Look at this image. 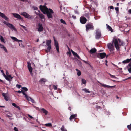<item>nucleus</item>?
Wrapping results in <instances>:
<instances>
[{
    "mask_svg": "<svg viewBox=\"0 0 131 131\" xmlns=\"http://www.w3.org/2000/svg\"><path fill=\"white\" fill-rule=\"evenodd\" d=\"M48 18H52V14L54 13L53 11L51 9H49V10L47 8V9L45 10Z\"/></svg>",
    "mask_w": 131,
    "mask_h": 131,
    "instance_id": "nucleus-1",
    "label": "nucleus"
},
{
    "mask_svg": "<svg viewBox=\"0 0 131 131\" xmlns=\"http://www.w3.org/2000/svg\"><path fill=\"white\" fill-rule=\"evenodd\" d=\"M118 41L119 42V43L121 42V40L119 38H118V39H115L113 41L114 43L115 47L117 50H118L120 48Z\"/></svg>",
    "mask_w": 131,
    "mask_h": 131,
    "instance_id": "nucleus-2",
    "label": "nucleus"
},
{
    "mask_svg": "<svg viewBox=\"0 0 131 131\" xmlns=\"http://www.w3.org/2000/svg\"><path fill=\"white\" fill-rule=\"evenodd\" d=\"M86 30L87 32L89 30H93L94 29V27L93 23H88L86 25Z\"/></svg>",
    "mask_w": 131,
    "mask_h": 131,
    "instance_id": "nucleus-3",
    "label": "nucleus"
},
{
    "mask_svg": "<svg viewBox=\"0 0 131 131\" xmlns=\"http://www.w3.org/2000/svg\"><path fill=\"white\" fill-rule=\"evenodd\" d=\"M20 14L24 16L25 18H27L28 19H32L33 18L32 16L29 15L25 12H22Z\"/></svg>",
    "mask_w": 131,
    "mask_h": 131,
    "instance_id": "nucleus-4",
    "label": "nucleus"
},
{
    "mask_svg": "<svg viewBox=\"0 0 131 131\" xmlns=\"http://www.w3.org/2000/svg\"><path fill=\"white\" fill-rule=\"evenodd\" d=\"M95 38L99 39L100 38L101 36V34L100 30L99 29H96L95 30Z\"/></svg>",
    "mask_w": 131,
    "mask_h": 131,
    "instance_id": "nucleus-5",
    "label": "nucleus"
},
{
    "mask_svg": "<svg viewBox=\"0 0 131 131\" xmlns=\"http://www.w3.org/2000/svg\"><path fill=\"white\" fill-rule=\"evenodd\" d=\"M54 40V45L56 47V49L58 53L59 52V46L58 45V42L57 41L55 38L54 36H53Z\"/></svg>",
    "mask_w": 131,
    "mask_h": 131,
    "instance_id": "nucleus-6",
    "label": "nucleus"
},
{
    "mask_svg": "<svg viewBox=\"0 0 131 131\" xmlns=\"http://www.w3.org/2000/svg\"><path fill=\"white\" fill-rule=\"evenodd\" d=\"M106 56L105 53H103L97 54V57L99 58L102 59L104 58Z\"/></svg>",
    "mask_w": 131,
    "mask_h": 131,
    "instance_id": "nucleus-7",
    "label": "nucleus"
},
{
    "mask_svg": "<svg viewBox=\"0 0 131 131\" xmlns=\"http://www.w3.org/2000/svg\"><path fill=\"white\" fill-rule=\"evenodd\" d=\"M3 23L10 28L11 29L13 30L15 29L14 27L12 24L5 21H4Z\"/></svg>",
    "mask_w": 131,
    "mask_h": 131,
    "instance_id": "nucleus-8",
    "label": "nucleus"
},
{
    "mask_svg": "<svg viewBox=\"0 0 131 131\" xmlns=\"http://www.w3.org/2000/svg\"><path fill=\"white\" fill-rule=\"evenodd\" d=\"M108 48L110 49V52L113 51L114 49V47L113 43H110L107 44Z\"/></svg>",
    "mask_w": 131,
    "mask_h": 131,
    "instance_id": "nucleus-9",
    "label": "nucleus"
},
{
    "mask_svg": "<svg viewBox=\"0 0 131 131\" xmlns=\"http://www.w3.org/2000/svg\"><path fill=\"white\" fill-rule=\"evenodd\" d=\"M80 20L81 23L83 24L86 23L87 21L86 18L83 16H82L80 17Z\"/></svg>",
    "mask_w": 131,
    "mask_h": 131,
    "instance_id": "nucleus-10",
    "label": "nucleus"
},
{
    "mask_svg": "<svg viewBox=\"0 0 131 131\" xmlns=\"http://www.w3.org/2000/svg\"><path fill=\"white\" fill-rule=\"evenodd\" d=\"M12 14L13 15L14 17L17 18L18 19H23V18L21 16L18 14L14 13H12Z\"/></svg>",
    "mask_w": 131,
    "mask_h": 131,
    "instance_id": "nucleus-11",
    "label": "nucleus"
},
{
    "mask_svg": "<svg viewBox=\"0 0 131 131\" xmlns=\"http://www.w3.org/2000/svg\"><path fill=\"white\" fill-rule=\"evenodd\" d=\"M27 67L28 68L30 73H32V68L31 66V64L30 62H27Z\"/></svg>",
    "mask_w": 131,
    "mask_h": 131,
    "instance_id": "nucleus-12",
    "label": "nucleus"
},
{
    "mask_svg": "<svg viewBox=\"0 0 131 131\" xmlns=\"http://www.w3.org/2000/svg\"><path fill=\"white\" fill-rule=\"evenodd\" d=\"M0 16L4 19L5 20L7 21H8V18L7 17L4 13L0 12Z\"/></svg>",
    "mask_w": 131,
    "mask_h": 131,
    "instance_id": "nucleus-13",
    "label": "nucleus"
},
{
    "mask_svg": "<svg viewBox=\"0 0 131 131\" xmlns=\"http://www.w3.org/2000/svg\"><path fill=\"white\" fill-rule=\"evenodd\" d=\"M98 83L100 84L103 87H104L105 88V87H107V88H113L115 86H110L109 85H106V84H102L100 82H98Z\"/></svg>",
    "mask_w": 131,
    "mask_h": 131,
    "instance_id": "nucleus-14",
    "label": "nucleus"
},
{
    "mask_svg": "<svg viewBox=\"0 0 131 131\" xmlns=\"http://www.w3.org/2000/svg\"><path fill=\"white\" fill-rule=\"evenodd\" d=\"M39 27L38 29V31L39 32H41L43 30V28L41 24H38Z\"/></svg>",
    "mask_w": 131,
    "mask_h": 131,
    "instance_id": "nucleus-15",
    "label": "nucleus"
},
{
    "mask_svg": "<svg viewBox=\"0 0 131 131\" xmlns=\"http://www.w3.org/2000/svg\"><path fill=\"white\" fill-rule=\"evenodd\" d=\"M2 95L4 97V99L6 101H8L9 100V96L6 95V94L3 93L2 94Z\"/></svg>",
    "mask_w": 131,
    "mask_h": 131,
    "instance_id": "nucleus-16",
    "label": "nucleus"
},
{
    "mask_svg": "<svg viewBox=\"0 0 131 131\" xmlns=\"http://www.w3.org/2000/svg\"><path fill=\"white\" fill-rule=\"evenodd\" d=\"M11 38L12 40H14L15 41L20 42H22V40H18L16 38L14 37H11Z\"/></svg>",
    "mask_w": 131,
    "mask_h": 131,
    "instance_id": "nucleus-17",
    "label": "nucleus"
},
{
    "mask_svg": "<svg viewBox=\"0 0 131 131\" xmlns=\"http://www.w3.org/2000/svg\"><path fill=\"white\" fill-rule=\"evenodd\" d=\"M96 51V49L95 48H94L90 50L89 52L90 53L92 54L93 53H95Z\"/></svg>",
    "mask_w": 131,
    "mask_h": 131,
    "instance_id": "nucleus-18",
    "label": "nucleus"
},
{
    "mask_svg": "<svg viewBox=\"0 0 131 131\" xmlns=\"http://www.w3.org/2000/svg\"><path fill=\"white\" fill-rule=\"evenodd\" d=\"M47 81L44 78H42L39 81V82L41 84H45V82Z\"/></svg>",
    "mask_w": 131,
    "mask_h": 131,
    "instance_id": "nucleus-19",
    "label": "nucleus"
},
{
    "mask_svg": "<svg viewBox=\"0 0 131 131\" xmlns=\"http://www.w3.org/2000/svg\"><path fill=\"white\" fill-rule=\"evenodd\" d=\"M77 115V114L71 115L69 118L70 120L71 121L72 119H74L76 117Z\"/></svg>",
    "mask_w": 131,
    "mask_h": 131,
    "instance_id": "nucleus-20",
    "label": "nucleus"
},
{
    "mask_svg": "<svg viewBox=\"0 0 131 131\" xmlns=\"http://www.w3.org/2000/svg\"><path fill=\"white\" fill-rule=\"evenodd\" d=\"M131 61V58L130 59H127L126 60L123 61L122 63H128Z\"/></svg>",
    "mask_w": 131,
    "mask_h": 131,
    "instance_id": "nucleus-21",
    "label": "nucleus"
},
{
    "mask_svg": "<svg viewBox=\"0 0 131 131\" xmlns=\"http://www.w3.org/2000/svg\"><path fill=\"white\" fill-rule=\"evenodd\" d=\"M27 99L28 101H31L33 103H35L34 100H33V99H32V98L30 97H28L27 98Z\"/></svg>",
    "mask_w": 131,
    "mask_h": 131,
    "instance_id": "nucleus-22",
    "label": "nucleus"
},
{
    "mask_svg": "<svg viewBox=\"0 0 131 131\" xmlns=\"http://www.w3.org/2000/svg\"><path fill=\"white\" fill-rule=\"evenodd\" d=\"M0 40L1 41L5 43V41L4 39L3 36H0Z\"/></svg>",
    "mask_w": 131,
    "mask_h": 131,
    "instance_id": "nucleus-23",
    "label": "nucleus"
},
{
    "mask_svg": "<svg viewBox=\"0 0 131 131\" xmlns=\"http://www.w3.org/2000/svg\"><path fill=\"white\" fill-rule=\"evenodd\" d=\"M107 28L109 30L111 31V32H113V30L111 27L109 25H108L107 24H106Z\"/></svg>",
    "mask_w": 131,
    "mask_h": 131,
    "instance_id": "nucleus-24",
    "label": "nucleus"
},
{
    "mask_svg": "<svg viewBox=\"0 0 131 131\" xmlns=\"http://www.w3.org/2000/svg\"><path fill=\"white\" fill-rule=\"evenodd\" d=\"M76 70L78 72L77 73V75L78 76H80L81 75V73L80 71L78 69H76Z\"/></svg>",
    "mask_w": 131,
    "mask_h": 131,
    "instance_id": "nucleus-25",
    "label": "nucleus"
},
{
    "mask_svg": "<svg viewBox=\"0 0 131 131\" xmlns=\"http://www.w3.org/2000/svg\"><path fill=\"white\" fill-rule=\"evenodd\" d=\"M41 110L43 111V113H44L46 115L47 114L48 112L46 110L43 108H42L41 109Z\"/></svg>",
    "mask_w": 131,
    "mask_h": 131,
    "instance_id": "nucleus-26",
    "label": "nucleus"
},
{
    "mask_svg": "<svg viewBox=\"0 0 131 131\" xmlns=\"http://www.w3.org/2000/svg\"><path fill=\"white\" fill-rule=\"evenodd\" d=\"M51 40H48L46 42V45L47 46H51L50 44L51 43Z\"/></svg>",
    "mask_w": 131,
    "mask_h": 131,
    "instance_id": "nucleus-27",
    "label": "nucleus"
},
{
    "mask_svg": "<svg viewBox=\"0 0 131 131\" xmlns=\"http://www.w3.org/2000/svg\"><path fill=\"white\" fill-rule=\"evenodd\" d=\"M21 92L25 96V97H26V98L27 99V98L28 97L27 94H26L25 93L24 91L23 90H21Z\"/></svg>",
    "mask_w": 131,
    "mask_h": 131,
    "instance_id": "nucleus-28",
    "label": "nucleus"
},
{
    "mask_svg": "<svg viewBox=\"0 0 131 131\" xmlns=\"http://www.w3.org/2000/svg\"><path fill=\"white\" fill-rule=\"evenodd\" d=\"M40 10L43 12V11L45 10V7L41 5L40 6Z\"/></svg>",
    "mask_w": 131,
    "mask_h": 131,
    "instance_id": "nucleus-29",
    "label": "nucleus"
},
{
    "mask_svg": "<svg viewBox=\"0 0 131 131\" xmlns=\"http://www.w3.org/2000/svg\"><path fill=\"white\" fill-rule=\"evenodd\" d=\"M82 90L84 91L86 93H90V91L89 90H88L86 88H84V89H83Z\"/></svg>",
    "mask_w": 131,
    "mask_h": 131,
    "instance_id": "nucleus-30",
    "label": "nucleus"
},
{
    "mask_svg": "<svg viewBox=\"0 0 131 131\" xmlns=\"http://www.w3.org/2000/svg\"><path fill=\"white\" fill-rule=\"evenodd\" d=\"M45 125L47 127H52V124L51 123L46 124H45Z\"/></svg>",
    "mask_w": 131,
    "mask_h": 131,
    "instance_id": "nucleus-31",
    "label": "nucleus"
},
{
    "mask_svg": "<svg viewBox=\"0 0 131 131\" xmlns=\"http://www.w3.org/2000/svg\"><path fill=\"white\" fill-rule=\"evenodd\" d=\"M61 130L62 131H67V130L65 128L64 126L63 125L62 127L61 128Z\"/></svg>",
    "mask_w": 131,
    "mask_h": 131,
    "instance_id": "nucleus-32",
    "label": "nucleus"
},
{
    "mask_svg": "<svg viewBox=\"0 0 131 131\" xmlns=\"http://www.w3.org/2000/svg\"><path fill=\"white\" fill-rule=\"evenodd\" d=\"M39 17L43 19L44 18V16L43 14H39Z\"/></svg>",
    "mask_w": 131,
    "mask_h": 131,
    "instance_id": "nucleus-33",
    "label": "nucleus"
},
{
    "mask_svg": "<svg viewBox=\"0 0 131 131\" xmlns=\"http://www.w3.org/2000/svg\"><path fill=\"white\" fill-rule=\"evenodd\" d=\"M82 83H83L84 84H85L86 82V80H85V79H82Z\"/></svg>",
    "mask_w": 131,
    "mask_h": 131,
    "instance_id": "nucleus-34",
    "label": "nucleus"
},
{
    "mask_svg": "<svg viewBox=\"0 0 131 131\" xmlns=\"http://www.w3.org/2000/svg\"><path fill=\"white\" fill-rule=\"evenodd\" d=\"M19 25L20 26H21V27H22L25 30H26V31L27 30V28L25 27L23 25H22L20 24H19Z\"/></svg>",
    "mask_w": 131,
    "mask_h": 131,
    "instance_id": "nucleus-35",
    "label": "nucleus"
},
{
    "mask_svg": "<svg viewBox=\"0 0 131 131\" xmlns=\"http://www.w3.org/2000/svg\"><path fill=\"white\" fill-rule=\"evenodd\" d=\"M60 22L61 23L65 25H66V23L64 20H63V19H61L60 20Z\"/></svg>",
    "mask_w": 131,
    "mask_h": 131,
    "instance_id": "nucleus-36",
    "label": "nucleus"
},
{
    "mask_svg": "<svg viewBox=\"0 0 131 131\" xmlns=\"http://www.w3.org/2000/svg\"><path fill=\"white\" fill-rule=\"evenodd\" d=\"M71 51L72 53L74 56L76 57V56L78 54L76 53L75 52L72 50H71Z\"/></svg>",
    "mask_w": 131,
    "mask_h": 131,
    "instance_id": "nucleus-37",
    "label": "nucleus"
},
{
    "mask_svg": "<svg viewBox=\"0 0 131 131\" xmlns=\"http://www.w3.org/2000/svg\"><path fill=\"white\" fill-rule=\"evenodd\" d=\"M128 70L129 73H131V66H129L128 65Z\"/></svg>",
    "mask_w": 131,
    "mask_h": 131,
    "instance_id": "nucleus-38",
    "label": "nucleus"
},
{
    "mask_svg": "<svg viewBox=\"0 0 131 131\" xmlns=\"http://www.w3.org/2000/svg\"><path fill=\"white\" fill-rule=\"evenodd\" d=\"M22 89L25 91H28V89L25 87H23L22 88Z\"/></svg>",
    "mask_w": 131,
    "mask_h": 131,
    "instance_id": "nucleus-39",
    "label": "nucleus"
},
{
    "mask_svg": "<svg viewBox=\"0 0 131 131\" xmlns=\"http://www.w3.org/2000/svg\"><path fill=\"white\" fill-rule=\"evenodd\" d=\"M127 127L129 130H131V124L129 125H128Z\"/></svg>",
    "mask_w": 131,
    "mask_h": 131,
    "instance_id": "nucleus-40",
    "label": "nucleus"
},
{
    "mask_svg": "<svg viewBox=\"0 0 131 131\" xmlns=\"http://www.w3.org/2000/svg\"><path fill=\"white\" fill-rule=\"evenodd\" d=\"M125 45V43L124 42L122 41L121 42V44H119V46H123Z\"/></svg>",
    "mask_w": 131,
    "mask_h": 131,
    "instance_id": "nucleus-41",
    "label": "nucleus"
},
{
    "mask_svg": "<svg viewBox=\"0 0 131 131\" xmlns=\"http://www.w3.org/2000/svg\"><path fill=\"white\" fill-rule=\"evenodd\" d=\"M48 47L47 48V50H48L49 52L50 51V50L51 49V46H48Z\"/></svg>",
    "mask_w": 131,
    "mask_h": 131,
    "instance_id": "nucleus-42",
    "label": "nucleus"
},
{
    "mask_svg": "<svg viewBox=\"0 0 131 131\" xmlns=\"http://www.w3.org/2000/svg\"><path fill=\"white\" fill-rule=\"evenodd\" d=\"M2 49H4L6 53H8V51L7 49L5 47Z\"/></svg>",
    "mask_w": 131,
    "mask_h": 131,
    "instance_id": "nucleus-43",
    "label": "nucleus"
},
{
    "mask_svg": "<svg viewBox=\"0 0 131 131\" xmlns=\"http://www.w3.org/2000/svg\"><path fill=\"white\" fill-rule=\"evenodd\" d=\"M2 49H4L6 53H8V51L7 49L5 47Z\"/></svg>",
    "mask_w": 131,
    "mask_h": 131,
    "instance_id": "nucleus-44",
    "label": "nucleus"
},
{
    "mask_svg": "<svg viewBox=\"0 0 131 131\" xmlns=\"http://www.w3.org/2000/svg\"><path fill=\"white\" fill-rule=\"evenodd\" d=\"M32 8H33V9L34 10H37L38 9V8L37 7H35V6H33Z\"/></svg>",
    "mask_w": 131,
    "mask_h": 131,
    "instance_id": "nucleus-45",
    "label": "nucleus"
},
{
    "mask_svg": "<svg viewBox=\"0 0 131 131\" xmlns=\"http://www.w3.org/2000/svg\"><path fill=\"white\" fill-rule=\"evenodd\" d=\"M5 47L4 46L1 44H0V47L1 48L3 49Z\"/></svg>",
    "mask_w": 131,
    "mask_h": 131,
    "instance_id": "nucleus-46",
    "label": "nucleus"
},
{
    "mask_svg": "<svg viewBox=\"0 0 131 131\" xmlns=\"http://www.w3.org/2000/svg\"><path fill=\"white\" fill-rule=\"evenodd\" d=\"M14 130L15 131H19L18 129L16 127H14Z\"/></svg>",
    "mask_w": 131,
    "mask_h": 131,
    "instance_id": "nucleus-47",
    "label": "nucleus"
},
{
    "mask_svg": "<svg viewBox=\"0 0 131 131\" xmlns=\"http://www.w3.org/2000/svg\"><path fill=\"white\" fill-rule=\"evenodd\" d=\"M57 85H56V86L55 85H53V88L55 90H57Z\"/></svg>",
    "mask_w": 131,
    "mask_h": 131,
    "instance_id": "nucleus-48",
    "label": "nucleus"
},
{
    "mask_svg": "<svg viewBox=\"0 0 131 131\" xmlns=\"http://www.w3.org/2000/svg\"><path fill=\"white\" fill-rule=\"evenodd\" d=\"M5 78H6V79L8 81H10V78H9L8 77H7V76Z\"/></svg>",
    "mask_w": 131,
    "mask_h": 131,
    "instance_id": "nucleus-49",
    "label": "nucleus"
},
{
    "mask_svg": "<svg viewBox=\"0 0 131 131\" xmlns=\"http://www.w3.org/2000/svg\"><path fill=\"white\" fill-rule=\"evenodd\" d=\"M16 87L18 88H20L21 87V86L20 85L17 84L16 85Z\"/></svg>",
    "mask_w": 131,
    "mask_h": 131,
    "instance_id": "nucleus-50",
    "label": "nucleus"
},
{
    "mask_svg": "<svg viewBox=\"0 0 131 131\" xmlns=\"http://www.w3.org/2000/svg\"><path fill=\"white\" fill-rule=\"evenodd\" d=\"M12 105L13 106L15 107H16V106H17V105L15 103H12Z\"/></svg>",
    "mask_w": 131,
    "mask_h": 131,
    "instance_id": "nucleus-51",
    "label": "nucleus"
},
{
    "mask_svg": "<svg viewBox=\"0 0 131 131\" xmlns=\"http://www.w3.org/2000/svg\"><path fill=\"white\" fill-rule=\"evenodd\" d=\"M28 117H29L31 119H33V117L32 116H31V115H30L29 114H28Z\"/></svg>",
    "mask_w": 131,
    "mask_h": 131,
    "instance_id": "nucleus-52",
    "label": "nucleus"
},
{
    "mask_svg": "<svg viewBox=\"0 0 131 131\" xmlns=\"http://www.w3.org/2000/svg\"><path fill=\"white\" fill-rule=\"evenodd\" d=\"M76 57L77 58H78V59H79V60H81V58H80V56H79L78 55V54H77V55L76 56Z\"/></svg>",
    "mask_w": 131,
    "mask_h": 131,
    "instance_id": "nucleus-53",
    "label": "nucleus"
},
{
    "mask_svg": "<svg viewBox=\"0 0 131 131\" xmlns=\"http://www.w3.org/2000/svg\"><path fill=\"white\" fill-rule=\"evenodd\" d=\"M110 76L112 78H117L115 77L114 76L111 75L110 74H109Z\"/></svg>",
    "mask_w": 131,
    "mask_h": 131,
    "instance_id": "nucleus-54",
    "label": "nucleus"
},
{
    "mask_svg": "<svg viewBox=\"0 0 131 131\" xmlns=\"http://www.w3.org/2000/svg\"><path fill=\"white\" fill-rule=\"evenodd\" d=\"M7 76L10 79V80L12 79L13 77H12L10 75H8Z\"/></svg>",
    "mask_w": 131,
    "mask_h": 131,
    "instance_id": "nucleus-55",
    "label": "nucleus"
},
{
    "mask_svg": "<svg viewBox=\"0 0 131 131\" xmlns=\"http://www.w3.org/2000/svg\"><path fill=\"white\" fill-rule=\"evenodd\" d=\"M115 9L116 11H119V8L118 7H116L115 8Z\"/></svg>",
    "mask_w": 131,
    "mask_h": 131,
    "instance_id": "nucleus-56",
    "label": "nucleus"
},
{
    "mask_svg": "<svg viewBox=\"0 0 131 131\" xmlns=\"http://www.w3.org/2000/svg\"><path fill=\"white\" fill-rule=\"evenodd\" d=\"M110 8L111 9H114V7H113L112 6H110Z\"/></svg>",
    "mask_w": 131,
    "mask_h": 131,
    "instance_id": "nucleus-57",
    "label": "nucleus"
},
{
    "mask_svg": "<svg viewBox=\"0 0 131 131\" xmlns=\"http://www.w3.org/2000/svg\"><path fill=\"white\" fill-rule=\"evenodd\" d=\"M16 107L19 110H20V108L19 107V106H18L17 105Z\"/></svg>",
    "mask_w": 131,
    "mask_h": 131,
    "instance_id": "nucleus-58",
    "label": "nucleus"
},
{
    "mask_svg": "<svg viewBox=\"0 0 131 131\" xmlns=\"http://www.w3.org/2000/svg\"><path fill=\"white\" fill-rule=\"evenodd\" d=\"M75 13L78 14H79V12L77 10H75Z\"/></svg>",
    "mask_w": 131,
    "mask_h": 131,
    "instance_id": "nucleus-59",
    "label": "nucleus"
},
{
    "mask_svg": "<svg viewBox=\"0 0 131 131\" xmlns=\"http://www.w3.org/2000/svg\"><path fill=\"white\" fill-rule=\"evenodd\" d=\"M81 60L82 61L84 62L85 63H86L87 64H88V62H87L86 61L84 60Z\"/></svg>",
    "mask_w": 131,
    "mask_h": 131,
    "instance_id": "nucleus-60",
    "label": "nucleus"
},
{
    "mask_svg": "<svg viewBox=\"0 0 131 131\" xmlns=\"http://www.w3.org/2000/svg\"><path fill=\"white\" fill-rule=\"evenodd\" d=\"M67 54H68L69 55H70L71 54V53L70 52H67Z\"/></svg>",
    "mask_w": 131,
    "mask_h": 131,
    "instance_id": "nucleus-61",
    "label": "nucleus"
},
{
    "mask_svg": "<svg viewBox=\"0 0 131 131\" xmlns=\"http://www.w3.org/2000/svg\"><path fill=\"white\" fill-rule=\"evenodd\" d=\"M17 92V93H21V91L20 90H19V91H18Z\"/></svg>",
    "mask_w": 131,
    "mask_h": 131,
    "instance_id": "nucleus-62",
    "label": "nucleus"
},
{
    "mask_svg": "<svg viewBox=\"0 0 131 131\" xmlns=\"http://www.w3.org/2000/svg\"><path fill=\"white\" fill-rule=\"evenodd\" d=\"M6 73L7 76L8 75V74H9V73L7 72V71H6Z\"/></svg>",
    "mask_w": 131,
    "mask_h": 131,
    "instance_id": "nucleus-63",
    "label": "nucleus"
},
{
    "mask_svg": "<svg viewBox=\"0 0 131 131\" xmlns=\"http://www.w3.org/2000/svg\"><path fill=\"white\" fill-rule=\"evenodd\" d=\"M72 17L74 19H75L76 18V17L75 16H74V15L72 16Z\"/></svg>",
    "mask_w": 131,
    "mask_h": 131,
    "instance_id": "nucleus-64",
    "label": "nucleus"
}]
</instances>
